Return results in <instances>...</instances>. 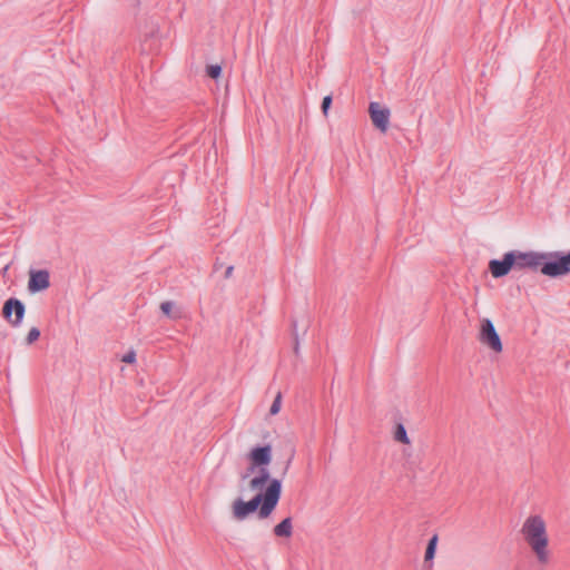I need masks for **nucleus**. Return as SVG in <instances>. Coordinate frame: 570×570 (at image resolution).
<instances>
[{"mask_svg":"<svg viewBox=\"0 0 570 570\" xmlns=\"http://www.w3.org/2000/svg\"><path fill=\"white\" fill-rule=\"evenodd\" d=\"M512 269H513V257L510 254V252L505 253L501 261L492 259L489 263V271L494 278L503 277Z\"/></svg>","mask_w":570,"mask_h":570,"instance_id":"obj_9","label":"nucleus"},{"mask_svg":"<svg viewBox=\"0 0 570 570\" xmlns=\"http://www.w3.org/2000/svg\"><path fill=\"white\" fill-rule=\"evenodd\" d=\"M479 341L481 344L488 346L490 350H492L495 353L502 352L501 338H500L492 321L489 318L481 320Z\"/></svg>","mask_w":570,"mask_h":570,"instance_id":"obj_5","label":"nucleus"},{"mask_svg":"<svg viewBox=\"0 0 570 570\" xmlns=\"http://www.w3.org/2000/svg\"><path fill=\"white\" fill-rule=\"evenodd\" d=\"M24 305L18 298H9L4 302L2 308L3 318L10 323L13 327H18L21 325L23 316H24Z\"/></svg>","mask_w":570,"mask_h":570,"instance_id":"obj_6","label":"nucleus"},{"mask_svg":"<svg viewBox=\"0 0 570 570\" xmlns=\"http://www.w3.org/2000/svg\"><path fill=\"white\" fill-rule=\"evenodd\" d=\"M522 538L540 566H547L551 560L547 523L539 514L529 515L520 530Z\"/></svg>","mask_w":570,"mask_h":570,"instance_id":"obj_2","label":"nucleus"},{"mask_svg":"<svg viewBox=\"0 0 570 570\" xmlns=\"http://www.w3.org/2000/svg\"><path fill=\"white\" fill-rule=\"evenodd\" d=\"M272 480L267 466H258L257 474L248 482V488L250 491H257V493L264 492V488L266 489Z\"/></svg>","mask_w":570,"mask_h":570,"instance_id":"obj_11","label":"nucleus"},{"mask_svg":"<svg viewBox=\"0 0 570 570\" xmlns=\"http://www.w3.org/2000/svg\"><path fill=\"white\" fill-rule=\"evenodd\" d=\"M281 406H282V393L278 392L271 405L269 414L276 415L281 411Z\"/></svg>","mask_w":570,"mask_h":570,"instance_id":"obj_16","label":"nucleus"},{"mask_svg":"<svg viewBox=\"0 0 570 570\" xmlns=\"http://www.w3.org/2000/svg\"><path fill=\"white\" fill-rule=\"evenodd\" d=\"M510 254L513 257V271H537L548 259L547 254L538 252L510 250Z\"/></svg>","mask_w":570,"mask_h":570,"instance_id":"obj_4","label":"nucleus"},{"mask_svg":"<svg viewBox=\"0 0 570 570\" xmlns=\"http://www.w3.org/2000/svg\"><path fill=\"white\" fill-rule=\"evenodd\" d=\"M394 440L403 444H410L411 441L407 436L406 430L402 423H399L394 431Z\"/></svg>","mask_w":570,"mask_h":570,"instance_id":"obj_13","label":"nucleus"},{"mask_svg":"<svg viewBox=\"0 0 570 570\" xmlns=\"http://www.w3.org/2000/svg\"><path fill=\"white\" fill-rule=\"evenodd\" d=\"M40 337V331L37 327H31L26 336V343L28 345L33 344Z\"/></svg>","mask_w":570,"mask_h":570,"instance_id":"obj_17","label":"nucleus"},{"mask_svg":"<svg viewBox=\"0 0 570 570\" xmlns=\"http://www.w3.org/2000/svg\"><path fill=\"white\" fill-rule=\"evenodd\" d=\"M368 114L373 125L382 132H386L390 124V109L380 102L372 101L368 106Z\"/></svg>","mask_w":570,"mask_h":570,"instance_id":"obj_7","label":"nucleus"},{"mask_svg":"<svg viewBox=\"0 0 570 570\" xmlns=\"http://www.w3.org/2000/svg\"><path fill=\"white\" fill-rule=\"evenodd\" d=\"M282 493V481L273 479L264 492L256 493L249 501L237 498L232 504V514L235 520L243 521L258 510L261 519L268 518L275 510Z\"/></svg>","mask_w":570,"mask_h":570,"instance_id":"obj_1","label":"nucleus"},{"mask_svg":"<svg viewBox=\"0 0 570 570\" xmlns=\"http://www.w3.org/2000/svg\"><path fill=\"white\" fill-rule=\"evenodd\" d=\"M273 532L278 538H289L293 533L292 518H285L273 529Z\"/></svg>","mask_w":570,"mask_h":570,"instance_id":"obj_12","label":"nucleus"},{"mask_svg":"<svg viewBox=\"0 0 570 570\" xmlns=\"http://www.w3.org/2000/svg\"><path fill=\"white\" fill-rule=\"evenodd\" d=\"M248 459L250 461V466L247 470L248 472H254L258 466H268L272 462V446L267 444L264 446L253 448L248 453Z\"/></svg>","mask_w":570,"mask_h":570,"instance_id":"obj_8","label":"nucleus"},{"mask_svg":"<svg viewBox=\"0 0 570 570\" xmlns=\"http://www.w3.org/2000/svg\"><path fill=\"white\" fill-rule=\"evenodd\" d=\"M331 104H332V97L331 96H326L324 97L323 101H322V111L326 115L327 114V110L328 108L331 107Z\"/></svg>","mask_w":570,"mask_h":570,"instance_id":"obj_20","label":"nucleus"},{"mask_svg":"<svg viewBox=\"0 0 570 570\" xmlns=\"http://www.w3.org/2000/svg\"><path fill=\"white\" fill-rule=\"evenodd\" d=\"M438 543V535H433L426 547L424 559L425 561H430L434 558L435 549Z\"/></svg>","mask_w":570,"mask_h":570,"instance_id":"obj_14","label":"nucleus"},{"mask_svg":"<svg viewBox=\"0 0 570 570\" xmlns=\"http://www.w3.org/2000/svg\"><path fill=\"white\" fill-rule=\"evenodd\" d=\"M548 259L542 263L540 271L549 277H559L570 273V253L562 255L559 252L546 253Z\"/></svg>","mask_w":570,"mask_h":570,"instance_id":"obj_3","label":"nucleus"},{"mask_svg":"<svg viewBox=\"0 0 570 570\" xmlns=\"http://www.w3.org/2000/svg\"><path fill=\"white\" fill-rule=\"evenodd\" d=\"M247 476H248V473H244V474H242L240 479L244 481L245 479H247Z\"/></svg>","mask_w":570,"mask_h":570,"instance_id":"obj_22","label":"nucleus"},{"mask_svg":"<svg viewBox=\"0 0 570 570\" xmlns=\"http://www.w3.org/2000/svg\"><path fill=\"white\" fill-rule=\"evenodd\" d=\"M173 307L174 303L170 301H166L160 304V309L166 316L171 318H178L179 314H173Z\"/></svg>","mask_w":570,"mask_h":570,"instance_id":"obj_15","label":"nucleus"},{"mask_svg":"<svg viewBox=\"0 0 570 570\" xmlns=\"http://www.w3.org/2000/svg\"><path fill=\"white\" fill-rule=\"evenodd\" d=\"M122 362L125 363H128V364H131L136 361V353L134 351H130L128 353H126L122 358H121Z\"/></svg>","mask_w":570,"mask_h":570,"instance_id":"obj_19","label":"nucleus"},{"mask_svg":"<svg viewBox=\"0 0 570 570\" xmlns=\"http://www.w3.org/2000/svg\"><path fill=\"white\" fill-rule=\"evenodd\" d=\"M234 267L228 266L225 271V278H229L233 275Z\"/></svg>","mask_w":570,"mask_h":570,"instance_id":"obj_21","label":"nucleus"},{"mask_svg":"<svg viewBox=\"0 0 570 570\" xmlns=\"http://www.w3.org/2000/svg\"><path fill=\"white\" fill-rule=\"evenodd\" d=\"M50 286V275L46 269L31 271L28 282V289L31 293H38Z\"/></svg>","mask_w":570,"mask_h":570,"instance_id":"obj_10","label":"nucleus"},{"mask_svg":"<svg viewBox=\"0 0 570 570\" xmlns=\"http://www.w3.org/2000/svg\"><path fill=\"white\" fill-rule=\"evenodd\" d=\"M222 67L219 65H210L207 67V75L213 78L217 79L220 76Z\"/></svg>","mask_w":570,"mask_h":570,"instance_id":"obj_18","label":"nucleus"}]
</instances>
